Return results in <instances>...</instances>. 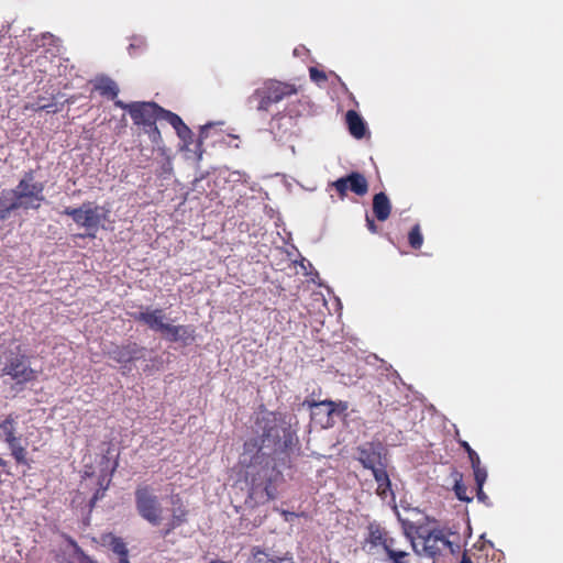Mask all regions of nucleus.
I'll use <instances>...</instances> for the list:
<instances>
[{
    "label": "nucleus",
    "mask_w": 563,
    "mask_h": 563,
    "mask_svg": "<svg viewBox=\"0 0 563 563\" xmlns=\"http://www.w3.org/2000/svg\"><path fill=\"white\" fill-rule=\"evenodd\" d=\"M5 465H7V462L2 457H0V466H5Z\"/></svg>",
    "instance_id": "obj_38"
},
{
    "label": "nucleus",
    "mask_w": 563,
    "mask_h": 563,
    "mask_svg": "<svg viewBox=\"0 0 563 563\" xmlns=\"http://www.w3.org/2000/svg\"><path fill=\"white\" fill-rule=\"evenodd\" d=\"M282 514L286 516V515H288V511L283 510Z\"/></svg>",
    "instance_id": "obj_40"
},
{
    "label": "nucleus",
    "mask_w": 563,
    "mask_h": 563,
    "mask_svg": "<svg viewBox=\"0 0 563 563\" xmlns=\"http://www.w3.org/2000/svg\"><path fill=\"white\" fill-rule=\"evenodd\" d=\"M1 372L18 385H25L37 378V372L30 366L27 357L23 354L10 356Z\"/></svg>",
    "instance_id": "obj_8"
},
{
    "label": "nucleus",
    "mask_w": 563,
    "mask_h": 563,
    "mask_svg": "<svg viewBox=\"0 0 563 563\" xmlns=\"http://www.w3.org/2000/svg\"><path fill=\"white\" fill-rule=\"evenodd\" d=\"M44 100H45L44 97H38L35 102L26 103L24 106V110H31V111H34V112L42 111V110H47L48 112H53V113L58 111V109L49 110V108L53 104L52 103H44L43 102Z\"/></svg>",
    "instance_id": "obj_32"
},
{
    "label": "nucleus",
    "mask_w": 563,
    "mask_h": 563,
    "mask_svg": "<svg viewBox=\"0 0 563 563\" xmlns=\"http://www.w3.org/2000/svg\"><path fill=\"white\" fill-rule=\"evenodd\" d=\"M20 209L13 189H3L0 191V221L9 218L11 212Z\"/></svg>",
    "instance_id": "obj_18"
},
{
    "label": "nucleus",
    "mask_w": 563,
    "mask_h": 563,
    "mask_svg": "<svg viewBox=\"0 0 563 563\" xmlns=\"http://www.w3.org/2000/svg\"><path fill=\"white\" fill-rule=\"evenodd\" d=\"M413 551L420 556L437 559L446 554L457 556L461 552L460 536L442 529L418 527L411 540Z\"/></svg>",
    "instance_id": "obj_2"
},
{
    "label": "nucleus",
    "mask_w": 563,
    "mask_h": 563,
    "mask_svg": "<svg viewBox=\"0 0 563 563\" xmlns=\"http://www.w3.org/2000/svg\"><path fill=\"white\" fill-rule=\"evenodd\" d=\"M114 106L128 111L133 123L142 126L144 132L153 144L162 143V135L156 125L158 120H165L169 110L164 109L154 101H133L125 103L122 100H115Z\"/></svg>",
    "instance_id": "obj_3"
},
{
    "label": "nucleus",
    "mask_w": 563,
    "mask_h": 563,
    "mask_svg": "<svg viewBox=\"0 0 563 563\" xmlns=\"http://www.w3.org/2000/svg\"><path fill=\"white\" fill-rule=\"evenodd\" d=\"M386 466L387 465L385 464L384 466L372 471L373 476L377 483L376 494L383 499L387 498L388 495L393 496L391 482L386 471Z\"/></svg>",
    "instance_id": "obj_20"
},
{
    "label": "nucleus",
    "mask_w": 563,
    "mask_h": 563,
    "mask_svg": "<svg viewBox=\"0 0 563 563\" xmlns=\"http://www.w3.org/2000/svg\"><path fill=\"white\" fill-rule=\"evenodd\" d=\"M145 349L136 342H128L122 345H114L108 351V356L119 364H128L144 357Z\"/></svg>",
    "instance_id": "obj_13"
},
{
    "label": "nucleus",
    "mask_w": 563,
    "mask_h": 563,
    "mask_svg": "<svg viewBox=\"0 0 563 563\" xmlns=\"http://www.w3.org/2000/svg\"><path fill=\"white\" fill-rule=\"evenodd\" d=\"M333 187L340 199H344L347 190H351L357 196H364L368 191V183L365 176L358 172H352L345 177H341L330 184Z\"/></svg>",
    "instance_id": "obj_9"
},
{
    "label": "nucleus",
    "mask_w": 563,
    "mask_h": 563,
    "mask_svg": "<svg viewBox=\"0 0 563 563\" xmlns=\"http://www.w3.org/2000/svg\"><path fill=\"white\" fill-rule=\"evenodd\" d=\"M107 212L102 207L86 201L78 208L66 207L62 214L70 217L78 227L86 229V233L79 234V238L95 239L102 220L106 219Z\"/></svg>",
    "instance_id": "obj_5"
},
{
    "label": "nucleus",
    "mask_w": 563,
    "mask_h": 563,
    "mask_svg": "<svg viewBox=\"0 0 563 563\" xmlns=\"http://www.w3.org/2000/svg\"><path fill=\"white\" fill-rule=\"evenodd\" d=\"M135 321L145 323L151 330L161 332L166 323L164 322V311L155 309L153 311L134 312L130 314Z\"/></svg>",
    "instance_id": "obj_17"
},
{
    "label": "nucleus",
    "mask_w": 563,
    "mask_h": 563,
    "mask_svg": "<svg viewBox=\"0 0 563 563\" xmlns=\"http://www.w3.org/2000/svg\"><path fill=\"white\" fill-rule=\"evenodd\" d=\"M10 452L11 456L19 465H30L29 459H27V450L26 445L22 443V437L16 435L14 439H11L10 441L5 442Z\"/></svg>",
    "instance_id": "obj_23"
},
{
    "label": "nucleus",
    "mask_w": 563,
    "mask_h": 563,
    "mask_svg": "<svg viewBox=\"0 0 563 563\" xmlns=\"http://www.w3.org/2000/svg\"><path fill=\"white\" fill-rule=\"evenodd\" d=\"M100 542L102 547L108 548L118 556V563H130L129 549L122 538L109 532L100 537Z\"/></svg>",
    "instance_id": "obj_15"
},
{
    "label": "nucleus",
    "mask_w": 563,
    "mask_h": 563,
    "mask_svg": "<svg viewBox=\"0 0 563 563\" xmlns=\"http://www.w3.org/2000/svg\"><path fill=\"white\" fill-rule=\"evenodd\" d=\"M367 534L364 539L363 549L368 553L380 548L383 551L389 547L396 539L377 521L367 525Z\"/></svg>",
    "instance_id": "obj_11"
},
{
    "label": "nucleus",
    "mask_w": 563,
    "mask_h": 563,
    "mask_svg": "<svg viewBox=\"0 0 563 563\" xmlns=\"http://www.w3.org/2000/svg\"><path fill=\"white\" fill-rule=\"evenodd\" d=\"M373 213L375 218L384 222L391 213V203L385 192H378L373 197Z\"/></svg>",
    "instance_id": "obj_19"
},
{
    "label": "nucleus",
    "mask_w": 563,
    "mask_h": 563,
    "mask_svg": "<svg viewBox=\"0 0 563 563\" xmlns=\"http://www.w3.org/2000/svg\"><path fill=\"white\" fill-rule=\"evenodd\" d=\"M313 395L314 393H312L311 398H307L305 400L303 405L308 406L310 409L324 407L328 417H331L332 415H344L349 409V404L346 401H334L331 399L316 400L312 398Z\"/></svg>",
    "instance_id": "obj_16"
},
{
    "label": "nucleus",
    "mask_w": 563,
    "mask_h": 563,
    "mask_svg": "<svg viewBox=\"0 0 563 563\" xmlns=\"http://www.w3.org/2000/svg\"><path fill=\"white\" fill-rule=\"evenodd\" d=\"M408 243L413 250H420L423 244V235L420 224H415L408 233Z\"/></svg>",
    "instance_id": "obj_28"
},
{
    "label": "nucleus",
    "mask_w": 563,
    "mask_h": 563,
    "mask_svg": "<svg viewBox=\"0 0 563 563\" xmlns=\"http://www.w3.org/2000/svg\"><path fill=\"white\" fill-rule=\"evenodd\" d=\"M309 74H310V78L316 81V82H320V81H324L327 80V76L324 74V71L322 70H319L318 68L316 67H311L309 69Z\"/></svg>",
    "instance_id": "obj_34"
},
{
    "label": "nucleus",
    "mask_w": 563,
    "mask_h": 563,
    "mask_svg": "<svg viewBox=\"0 0 563 563\" xmlns=\"http://www.w3.org/2000/svg\"><path fill=\"white\" fill-rule=\"evenodd\" d=\"M345 121L349 132L355 139H362L366 133V125L362 117L354 110H349L345 114Z\"/></svg>",
    "instance_id": "obj_24"
},
{
    "label": "nucleus",
    "mask_w": 563,
    "mask_h": 563,
    "mask_svg": "<svg viewBox=\"0 0 563 563\" xmlns=\"http://www.w3.org/2000/svg\"><path fill=\"white\" fill-rule=\"evenodd\" d=\"M342 87H343L344 91L349 92L347 87H346L345 84L342 82Z\"/></svg>",
    "instance_id": "obj_39"
},
{
    "label": "nucleus",
    "mask_w": 563,
    "mask_h": 563,
    "mask_svg": "<svg viewBox=\"0 0 563 563\" xmlns=\"http://www.w3.org/2000/svg\"><path fill=\"white\" fill-rule=\"evenodd\" d=\"M477 499L482 503H487L488 500V496L484 493L483 490V486H481V488L477 487Z\"/></svg>",
    "instance_id": "obj_37"
},
{
    "label": "nucleus",
    "mask_w": 563,
    "mask_h": 563,
    "mask_svg": "<svg viewBox=\"0 0 563 563\" xmlns=\"http://www.w3.org/2000/svg\"><path fill=\"white\" fill-rule=\"evenodd\" d=\"M16 435V416L10 413L3 420H0V439L7 442Z\"/></svg>",
    "instance_id": "obj_25"
},
{
    "label": "nucleus",
    "mask_w": 563,
    "mask_h": 563,
    "mask_svg": "<svg viewBox=\"0 0 563 563\" xmlns=\"http://www.w3.org/2000/svg\"><path fill=\"white\" fill-rule=\"evenodd\" d=\"M93 88L98 91L102 97H106L111 100H115L119 95V87L117 82L107 76H101L96 78Z\"/></svg>",
    "instance_id": "obj_21"
},
{
    "label": "nucleus",
    "mask_w": 563,
    "mask_h": 563,
    "mask_svg": "<svg viewBox=\"0 0 563 563\" xmlns=\"http://www.w3.org/2000/svg\"><path fill=\"white\" fill-rule=\"evenodd\" d=\"M481 550L470 549L462 554L460 563H484L485 559L478 554Z\"/></svg>",
    "instance_id": "obj_31"
},
{
    "label": "nucleus",
    "mask_w": 563,
    "mask_h": 563,
    "mask_svg": "<svg viewBox=\"0 0 563 563\" xmlns=\"http://www.w3.org/2000/svg\"><path fill=\"white\" fill-rule=\"evenodd\" d=\"M166 122H168L176 131L179 139L184 141L185 144H190L192 142V131L185 124L181 118L169 111L167 113Z\"/></svg>",
    "instance_id": "obj_22"
},
{
    "label": "nucleus",
    "mask_w": 563,
    "mask_h": 563,
    "mask_svg": "<svg viewBox=\"0 0 563 563\" xmlns=\"http://www.w3.org/2000/svg\"><path fill=\"white\" fill-rule=\"evenodd\" d=\"M260 438L244 442L241 462L249 468L261 466L256 473L247 472L249 497L256 503L276 498L275 483L282 477L279 468H290L295 450H299L296 432L280 416L269 412L258 422Z\"/></svg>",
    "instance_id": "obj_1"
},
{
    "label": "nucleus",
    "mask_w": 563,
    "mask_h": 563,
    "mask_svg": "<svg viewBox=\"0 0 563 563\" xmlns=\"http://www.w3.org/2000/svg\"><path fill=\"white\" fill-rule=\"evenodd\" d=\"M134 495L139 515L151 525L158 526L163 520V508L153 488L148 485H140Z\"/></svg>",
    "instance_id": "obj_7"
},
{
    "label": "nucleus",
    "mask_w": 563,
    "mask_h": 563,
    "mask_svg": "<svg viewBox=\"0 0 563 563\" xmlns=\"http://www.w3.org/2000/svg\"><path fill=\"white\" fill-rule=\"evenodd\" d=\"M161 333L169 342H180L183 345H189L196 340V330L192 325L166 323Z\"/></svg>",
    "instance_id": "obj_14"
},
{
    "label": "nucleus",
    "mask_w": 563,
    "mask_h": 563,
    "mask_svg": "<svg viewBox=\"0 0 563 563\" xmlns=\"http://www.w3.org/2000/svg\"><path fill=\"white\" fill-rule=\"evenodd\" d=\"M212 128V124H206L201 126L200 133H199V140H198V147L200 148L202 145V140L208 136L209 129Z\"/></svg>",
    "instance_id": "obj_36"
},
{
    "label": "nucleus",
    "mask_w": 563,
    "mask_h": 563,
    "mask_svg": "<svg viewBox=\"0 0 563 563\" xmlns=\"http://www.w3.org/2000/svg\"><path fill=\"white\" fill-rule=\"evenodd\" d=\"M366 228L373 234L378 233V227L375 223V220L373 218H371L368 214H366Z\"/></svg>",
    "instance_id": "obj_35"
},
{
    "label": "nucleus",
    "mask_w": 563,
    "mask_h": 563,
    "mask_svg": "<svg viewBox=\"0 0 563 563\" xmlns=\"http://www.w3.org/2000/svg\"><path fill=\"white\" fill-rule=\"evenodd\" d=\"M188 515L189 510L181 498L178 495L174 496L172 498L170 517L167 519L163 530L161 531L162 537L166 538L175 529L185 525L188 521Z\"/></svg>",
    "instance_id": "obj_12"
},
{
    "label": "nucleus",
    "mask_w": 563,
    "mask_h": 563,
    "mask_svg": "<svg viewBox=\"0 0 563 563\" xmlns=\"http://www.w3.org/2000/svg\"><path fill=\"white\" fill-rule=\"evenodd\" d=\"M460 445L465 450V452L467 453L468 455V459H470V462H471V465L473 464H478V462L481 461L478 454L471 448V445L468 444V442L466 441H460Z\"/></svg>",
    "instance_id": "obj_33"
},
{
    "label": "nucleus",
    "mask_w": 563,
    "mask_h": 563,
    "mask_svg": "<svg viewBox=\"0 0 563 563\" xmlns=\"http://www.w3.org/2000/svg\"><path fill=\"white\" fill-rule=\"evenodd\" d=\"M397 540H395L388 548L384 550L387 555V559L391 563H408L410 553L404 549H400Z\"/></svg>",
    "instance_id": "obj_26"
},
{
    "label": "nucleus",
    "mask_w": 563,
    "mask_h": 563,
    "mask_svg": "<svg viewBox=\"0 0 563 563\" xmlns=\"http://www.w3.org/2000/svg\"><path fill=\"white\" fill-rule=\"evenodd\" d=\"M296 93L297 88L294 84L268 79L253 91L249 97L247 102L250 106L254 104V108L257 111L268 112L272 104L278 103L285 98Z\"/></svg>",
    "instance_id": "obj_4"
},
{
    "label": "nucleus",
    "mask_w": 563,
    "mask_h": 563,
    "mask_svg": "<svg viewBox=\"0 0 563 563\" xmlns=\"http://www.w3.org/2000/svg\"><path fill=\"white\" fill-rule=\"evenodd\" d=\"M357 461L371 471H374L386 464L384 446L379 442H366L357 449Z\"/></svg>",
    "instance_id": "obj_10"
},
{
    "label": "nucleus",
    "mask_w": 563,
    "mask_h": 563,
    "mask_svg": "<svg viewBox=\"0 0 563 563\" xmlns=\"http://www.w3.org/2000/svg\"><path fill=\"white\" fill-rule=\"evenodd\" d=\"M451 477L454 479L453 489L457 499L466 503L472 501L473 497L467 494V487L462 481L463 474L457 470H453L451 473Z\"/></svg>",
    "instance_id": "obj_27"
},
{
    "label": "nucleus",
    "mask_w": 563,
    "mask_h": 563,
    "mask_svg": "<svg viewBox=\"0 0 563 563\" xmlns=\"http://www.w3.org/2000/svg\"><path fill=\"white\" fill-rule=\"evenodd\" d=\"M253 554V563H280L283 561L282 558H271L265 551L254 548L252 551Z\"/></svg>",
    "instance_id": "obj_29"
},
{
    "label": "nucleus",
    "mask_w": 563,
    "mask_h": 563,
    "mask_svg": "<svg viewBox=\"0 0 563 563\" xmlns=\"http://www.w3.org/2000/svg\"><path fill=\"white\" fill-rule=\"evenodd\" d=\"M471 466L473 468L476 487L481 488V486H484L487 479V471L484 466H482L481 461L478 464H473Z\"/></svg>",
    "instance_id": "obj_30"
},
{
    "label": "nucleus",
    "mask_w": 563,
    "mask_h": 563,
    "mask_svg": "<svg viewBox=\"0 0 563 563\" xmlns=\"http://www.w3.org/2000/svg\"><path fill=\"white\" fill-rule=\"evenodd\" d=\"M20 209L23 210H37L44 197V184L34 180V172L29 170L24 173L23 177L19 180L15 188H13Z\"/></svg>",
    "instance_id": "obj_6"
}]
</instances>
